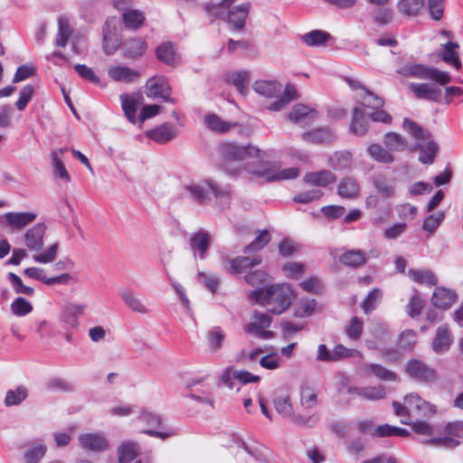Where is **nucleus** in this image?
I'll return each instance as SVG.
<instances>
[{
    "label": "nucleus",
    "mask_w": 463,
    "mask_h": 463,
    "mask_svg": "<svg viewBox=\"0 0 463 463\" xmlns=\"http://www.w3.org/2000/svg\"><path fill=\"white\" fill-rule=\"evenodd\" d=\"M182 194L184 198L200 205L208 203L213 196L220 203L229 204L232 198L230 185H222L206 178L192 180L183 185Z\"/></svg>",
    "instance_id": "f257e3e1"
},
{
    "label": "nucleus",
    "mask_w": 463,
    "mask_h": 463,
    "mask_svg": "<svg viewBox=\"0 0 463 463\" xmlns=\"http://www.w3.org/2000/svg\"><path fill=\"white\" fill-rule=\"evenodd\" d=\"M249 297L269 312L279 315L290 306L294 294L289 285L284 283L252 290Z\"/></svg>",
    "instance_id": "f03ea898"
},
{
    "label": "nucleus",
    "mask_w": 463,
    "mask_h": 463,
    "mask_svg": "<svg viewBox=\"0 0 463 463\" xmlns=\"http://www.w3.org/2000/svg\"><path fill=\"white\" fill-rule=\"evenodd\" d=\"M281 84L275 80H257L253 84V90L265 98H277L270 103L268 109L271 111H279L291 100L297 99V90L288 84L281 93Z\"/></svg>",
    "instance_id": "7ed1b4c3"
},
{
    "label": "nucleus",
    "mask_w": 463,
    "mask_h": 463,
    "mask_svg": "<svg viewBox=\"0 0 463 463\" xmlns=\"http://www.w3.org/2000/svg\"><path fill=\"white\" fill-rule=\"evenodd\" d=\"M392 406L394 412L402 419H410L411 416L430 418L436 412V406L417 393H410L404 399V405L398 402H393Z\"/></svg>",
    "instance_id": "20e7f679"
},
{
    "label": "nucleus",
    "mask_w": 463,
    "mask_h": 463,
    "mask_svg": "<svg viewBox=\"0 0 463 463\" xmlns=\"http://www.w3.org/2000/svg\"><path fill=\"white\" fill-rule=\"evenodd\" d=\"M406 77H413L420 80H430L439 85H445L451 81L449 72L439 71L433 67H429L420 63H408L398 71Z\"/></svg>",
    "instance_id": "39448f33"
},
{
    "label": "nucleus",
    "mask_w": 463,
    "mask_h": 463,
    "mask_svg": "<svg viewBox=\"0 0 463 463\" xmlns=\"http://www.w3.org/2000/svg\"><path fill=\"white\" fill-rule=\"evenodd\" d=\"M103 50L106 54L115 53L121 45V23L116 16L109 17L103 26Z\"/></svg>",
    "instance_id": "423d86ee"
},
{
    "label": "nucleus",
    "mask_w": 463,
    "mask_h": 463,
    "mask_svg": "<svg viewBox=\"0 0 463 463\" xmlns=\"http://www.w3.org/2000/svg\"><path fill=\"white\" fill-rule=\"evenodd\" d=\"M270 324L271 318L269 315L255 311L251 316L250 322L245 326L244 332L258 338L268 340L273 337V333L267 330Z\"/></svg>",
    "instance_id": "0eeeda50"
},
{
    "label": "nucleus",
    "mask_w": 463,
    "mask_h": 463,
    "mask_svg": "<svg viewBox=\"0 0 463 463\" xmlns=\"http://www.w3.org/2000/svg\"><path fill=\"white\" fill-rule=\"evenodd\" d=\"M227 172H229L232 176H241L243 172H247L256 176L263 177L268 182H271V176L274 172V164L255 159L252 162H247L243 168L237 167L234 170H229L227 168Z\"/></svg>",
    "instance_id": "6e6552de"
},
{
    "label": "nucleus",
    "mask_w": 463,
    "mask_h": 463,
    "mask_svg": "<svg viewBox=\"0 0 463 463\" xmlns=\"http://www.w3.org/2000/svg\"><path fill=\"white\" fill-rule=\"evenodd\" d=\"M146 94L148 98H160L165 102L175 103V100L170 97L171 87L168 80L164 76L150 78L146 84Z\"/></svg>",
    "instance_id": "1a4fd4ad"
},
{
    "label": "nucleus",
    "mask_w": 463,
    "mask_h": 463,
    "mask_svg": "<svg viewBox=\"0 0 463 463\" xmlns=\"http://www.w3.org/2000/svg\"><path fill=\"white\" fill-rule=\"evenodd\" d=\"M406 372L410 377L419 383H431L437 379V372L434 368L416 359L407 363Z\"/></svg>",
    "instance_id": "9d476101"
},
{
    "label": "nucleus",
    "mask_w": 463,
    "mask_h": 463,
    "mask_svg": "<svg viewBox=\"0 0 463 463\" xmlns=\"http://www.w3.org/2000/svg\"><path fill=\"white\" fill-rule=\"evenodd\" d=\"M222 153L227 160L237 162L246 160L248 157H258L260 150L250 145L239 146L234 143H226L222 147Z\"/></svg>",
    "instance_id": "9b49d317"
},
{
    "label": "nucleus",
    "mask_w": 463,
    "mask_h": 463,
    "mask_svg": "<svg viewBox=\"0 0 463 463\" xmlns=\"http://www.w3.org/2000/svg\"><path fill=\"white\" fill-rule=\"evenodd\" d=\"M139 421L145 423L149 427V429L143 430L142 432L149 435L151 437L159 438L161 439H165L168 437L173 436L175 433L173 430H155L152 428L159 427L161 424V417L160 415L150 411L148 410H142L139 411V415L137 418Z\"/></svg>",
    "instance_id": "f8f14e48"
},
{
    "label": "nucleus",
    "mask_w": 463,
    "mask_h": 463,
    "mask_svg": "<svg viewBox=\"0 0 463 463\" xmlns=\"http://www.w3.org/2000/svg\"><path fill=\"white\" fill-rule=\"evenodd\" d=\"M122 110L129 122L136 124L138 120L137 118V111L143 104L144 98L140 93H123L119 96Z\"/></svg>",
    "instance_id": "ddd939ff"
},
{
    "label": "nucleus",
    "mask_w": 463,
    "mask_h": 463,
    "mask_svg": "<svg viewBox=\"0 0 463 463\" xmlns=\"http://www.w3.org/2000/svg\"><path fill=\"white\" fill-rule=\"evenodd\" d=\"M79 442L83 449L90 451H104L109 448L107 438L99 432L81 434Z\"/></svg>",
    "instance_id": "4468645a"
},
{
    "label": "nucleus",
    "mask_w": 463,
    "mask_h": 463,
    "mask_svg": "<svg viewBox=\"0 0 463 463\" xmlns=\"http://www.w3.org/2000/svg\"><path fill=\"white\" fill-rule=\"evenodd\" d=\"M250 10V4L244 3L230 10L227 14V23L232 30H243L246 19Z\"/></svg>",
    "instance_id": "2eb2a0df"
},
{
    "label": "nucleus",
    "mask_w": 463,
    "mask_h": 463,
    "mask_svg": "<svg viewBox=\"0 0 463 463\" xmlns=\"http://www.w3.org/2000/svg\"><path fill=\"white\" fill-rule=\"evenodd\" d=\"M317 114L315 109L299 103L293 107L288 114V118L295 124L306 127L317 118Z\"/></svg>",
    "instance_id": "dca6fc26"
},
{
    "label": "nucleus",
    "mask_w": 463,
    "mask_h": 463,
    "mask_svg": "<svg viewBox=\"0 0 463 463\" xmlns=\"http://www.w3.org/2000/svg\"><path fill=\"white\" fill-rule=\"evenodd\" d=\"M118 296L120 299L124 302V304L133 312L141 315H145L149 312V309L146 307V305L132 288H121L118 291Z\"/></svg>",
    "instance_id": "f3484780"
},
{
    "label": "nucleus",
    "mask_w": 463,
    "mask_h": 463,
    "mask_svg": "<svg viewBox=\"0 0 463 463\" xmlns=\"http://www.w3.org/2000/svg\"><path fill=\"white\" fill-rule=\"evenodd\" d=\"M409 89L417 99L439 102L441 99V90L430 83H410Z\"/></svg>",
    "instance_id": "a211bd4d"
},
{
    "label": "nucleus",
    "mask_w": 463,
    "mask_h": 463,
    "mask_svg": "<svg viewBox=\"0 0 463 463\" xmlns=\"http://www.w3.org/2000/svg\"><path fill=\"white\" fill-rule=\"evenodd\" d=\"M45 231V224L36 223L25 232L24 243L30 250L39 251L43 249Z\"/></svg>",
    "instance_id": "6ab92c4d"
},
{
    "label": "nucleus",
    "mask_w": 463,
    "mask_h": 463,
    "mask_svg": "<svg viewBox=\"0 0 463 463\" xmlns=\"http://www.w3.org/2000/svg\"><path fill=\"white\" fill-rule=\"evenodd\" d=\"M177 129L174 124L165 123L154 129L147 130L146 137L156 143L165 144L176 137Z\"/></svg>",
    "instance_id": "aec40b11"
},
{
    "label": "nucleus",
    "mask_w": 463,
    "mask_h": 463,
    "mask_svg": "<svg viewBox=\"0 0 463 463\" xmlns=\"http://www.w3.org/2000/svg\"><path fill=\"white\" fill-rule=\"evenodd\" d=\"M189 244L194 255L196 256L198 253L199 258L203 260L210 247V234L204 230H200L191 236Z\"/></svg>",
    "instance_id": "412c9836"
},
{
    "label": "nucleus",
    "mask_w": 463,
    "mask_h": 463,
    "mask_svg": "<svg viewBox=\"0 0 463 463\" xmlns=\"http://www.w3.org/2000/svg\"><path fill=\"white\" fill-rule=\"evenodd\" d=\"M156 58L163 63L175 67L180 62V56L171 42H165L156 49Z\"/></svg>",
    "instance_id": "4be33fe9"
},
{
    "label": "nucleus",
    "mask_w": 463,
    "mask_h": 463,
    "mask_svg": "<svg viewBox=\"0 0 463 463\" xmlns=\"http://www.w3.org/2000/svg\"><path fill=\"white\" fill-rule=\"evenodd\" d=\"M68 151L67 147L53 149L51 153L52 163L53 166V175L55 178H59L65 183L71 181V175L64 166L62 156Z\"/></svg>",
    "instance_id": "5701e85b"
},
{
    "label": "nucleus",
    "mask_w": 463,
    "mask_h": 463,
    "mask_svg": "<svg viewBox=\"0 0 463 463\" xmlns=\"http://www.w3.org/2000/svg\"><path fill=\"white\" fill-rule=\"evenodd\" d=\"M109 76L115 81L130 83L136 81L140 73L128 66H112L108 71Z\"/></svg>",
    "instance_id": "b1692460"
},
{
    "label": "nucleus",
    "mask_w": 463,
    "mask_h": 463,
    "mask_svg": "<svg viewBox=\"0 0 463 463\" xmlns=\"http://www.w3.org/2000/svg\"><path fill=\"white\" fill-rule=\"evenodd\" d=\"M36 219V214L33 213L24 212V213H14L9 212L4 215V221L12 229H22L27 224L33 222Z\"/></svg>",
    "instance_id": "393cba45"
},
{
    "label": "nucleus",
    "mask_w": 463,
    "mask_h": 463,
    "mask_svg": "<svg viewBox=\"0 0 463 463\" xmlns=\"http://www.w3.org/2000/svg\"><path fill=\"white\" fill-rule=\"evenodd\" d=\"M140 452V445L134 440H124L118 448L119 463H130Z\"/></svg>",
    "instance_id": "a878e982"
},
{
    "label": "nucleus",
    "mask_w": 463,
    "mask_h": 463,
    "mask_svg": "<svg viewBox=\"0 0 463 463\" xmlns=\"http://www.w3.org/2000/svg\"><path fill=\"white\" fill-rule=\"evenodd\" d=\"M442 46L443 50L439 52V57L456 70H459L461 68V61L457 52V49L459 48L458 43L449 41Z\"/></svg>",
    "instance_id": "bb28decb"
},
{
    "label": "nucleus",
    "mask_w": 463,
    "mask_h": 463,
    "mask_svg": "<svg viewBox=\"0 0 463 463\" xmlns=\"http://www.w3.org/2000/svg\"><path fill=\"white\" fill-rule=\"evenodd\" d=\"M452 343L451 335L446 326L438 327L435 337L432 341V349L437 354L447 352Z\"/></svg>",
    "instance_id": "cd10ccee"
},
{
    "label": "nucleus",
    "mask_w": 463,
    "mask_h": 463,
    "mask_svg": "<svg viewBox=\"0 0 463 463\" xmlns=\"http://www.w3.org/2000/svg\"><path fill=\"white\" fill-rule=\"evenodd\" d=\"M457 299L454 291L445 288H437L432 295V303L436 307L446 309L449 307Z\"/></svg>",
    "instance_id": "c85d7f7f"
},
{
    "label": "nucleus",
    "mask_w": 463,
    "mask_h": 463,
    "mask_svg": "<svg viewBox=\"0 0 463 463\" xmlns=\"http://www.w3.org/2000/svg\"><path fill=\"white\" fill-rule=\"evenodd\" d=\"M302 138L314 144H327L335 139V134L329 128H321L303 133Z\"/></svg>",
    "instance_id": "c756f323"
},
{
    "label": "nucleus",
    "mask_w": 463,
    "mask_h": 463,
    "mask_svg": "<svg viewBox=\"0 0 463 463\" xmlns=\"http://www.w3.org/2000/svg\"><path fill=\"white\" fill-rule=\"evenodd\" d=\"M339 260L345 266L358 269L365 264L367 257L362 250H350L344 252Z\"/></svg>",
    "instance_id": "7c9ffc66"
},
{
    "label": "nucleus",
    "mask_w": 463,
    "mask_h": 463,
    "mask_svg": "<svg viewBox=\"0 0 463 463\" xmlns=\"http://www.w3.org/2000/svg\"><path fill=\"white\" fill-rule=\"evenodd\" d=\"M335 175L329 170L307 173L305 182L315 186L326 187L335 181Z\"/></svg>",
    "instance_id": "2f4dec72"
},
{
    "label": "nucleus",
    "mask_w": 463,
    "mask_h": 463,
    "mask_svg": "<svg viewBox=\"0 0 463 463\" xmlns=\"http://www.w3.org/2000/svg\"><path fill=\"white\" fill-rule=\"evenodd\" d=\"M205 127L213 132L223 134L228 132L233 126L229 121L222 120L218 115L214 113H207L203 118Z\"/></svg>",
    "instance_id": "473e14b6"
},
{
    "label": "nucleus",
    "mask_w": 463,
    "mask_h": 463,
    "mask_svg": "<svg viewBox=\"0 0 463 463\" xmlns=\"http://www.w3.org/2000/svg\"><path fill=\"white\" fill-rule=\"evenodd\" d=\"M273 404L279 414L284 418H293V405L288 393L276 392Z\"/></svg>",
    "instance_id": "72a5a7b5"
},
{
    "label": "nucleus",
    "mask_w": 463,
    "mask_h": 463,
    "mask_svg": "<svg viewBox=\"0 0 463 463\" xmlns=\"http://www.w3.org/2000/svg\"><path fill=\"white\" fill-rule=\"evenodd\" d=\"M373 184L374 188L385 198L395 196V184L393 180L387 178L383 175H376L373 177Z\"/></svg>",
    "instance_id": "f704fd0d"
},
{
    "label": "nucleus",
    "mask_w": 463,
    "mask_h": 463,
    "mask_svg": "<svg viewBox=\"0 0 463 463\" xmlns=\"http://www.w3.org/2000/svg\"><path fill=\"white\" fill-rule=\"evenodd\" d=\"M226 81L234 85L241 95H246L250 84L248 71H238L230 72L226 75Z\"/></svg>",
    "instance_id": "c9c22d12"
},
{
    "label": "nucleus",
    "mask_w": 463,
    "mask_h": 463,
    "mask_svg": "<svg viewBox=\"0 0 463 463\" xmlns=\"http://www.w3.org/2000/svg\"><path fill=\"white\" fill-rule=\"evenodd\" d=\"M328 163L335 171L349 169L353 163V156L349 151H337L329 157Z\"/></svg>",
    "instance_id": "e433bc0d"
},
{
    "label": "nucleus",
    "mask_w": 463,
    "mask_h": 463,
    "mask_svg": "<svg viewBox=\"0 0 463 463\" xmlns=\"http://www.w3.org/2000/svg\"><path fill=\"white\" fill-rule=\"evenodd\" d=\"M359 184L353 177L342 179L337 186V194L343 198H356L359 195Z\"/></svg>",
    "instance_id": "4c0bfd02"
},
{
    "label": "nucleus",
    "mask_w": 463,
    "mask_h": 463,
    "mask_svg": "<svg viewBox=\"0 0 463 463\" xmlns=\"http://www.w3.org/2000/svg\"><path fill=\"white\" fill-rule=\"evenodd\" d=\"M260 259L250 257H238L230 260V272L232 274H241L248 269L260 264Z\"/></svg>",
    "instance_id": "58836bf2"
},
{
    "label": "nucleus",
    "mask_w": 463,
    "mask_h": 463,
    "mask_svg": "<svg viewBox=\"0 0 463 463\" xmlns=\"http://www.w3.org/2000/svg\"><path fill=\"white\" fill-rule=\"evenodd\" d=\"M47 452V446L43 440L33 442L24 451V460L26 463H39Z\"/></svg>",
    "instance_id": "ea45409f"
},
{
    "label": "nucleus",
    "mask_w": 463,
    "mask_h": 463,
    "mask_svg": "<svg viewBox=\"0 0 463 463\" xmlns=\"http://www.w3.org/2000/svg\"><path fill=\"white\" fill-rule=\"evenodd\" d=\"M368 128V119L363 109L356 107L354 109V114L351 123V132L356 136L365 134Z\"/></svg>",
    "instance_id": "a19ab883"
},
{
    "label": "nucleus",
    "mask_w": 463,
    "mask_h": 463,
    "mask_svg": "<svg viewBox=\"0 0 463 463\" xmlns=\"http://www.w3.org/2000/svg\"><path fill=\"white\" fill-rule=\"evenodd\" d=\"M301 41L307 46H321L331 38V34L321 30H312L300 36Z\"/></svg>",
    "instance_id": "79ce46f5"
},
{
    "label": "nucleus",
    "mask_w": 463,
    "mask_h": 463,
    "mask_svg": "<svg viewBox=\"0 0 463 463\" xmlns=\"http://www.w3.org/2000/svg\"><path fill=\"white\" fill-rule=\"evenodd\" d=\"M318 402L315 387L304 383L300 387V403L305 409H314Z\"/></svg>",
    "instance_id": "37998d69"
},
{
    "label": "nucleus",
    "mask_w": 463,
    "mask_h": 463,
    "mask_svg": "<svg viewBox=\"0 0 463 463\" xmlns=\"http://www.w3.org/2000/svg\"><path fill=\"white\" fill-rule=\"evenodd\" d=\"M225 335L220 326H214L206 334L207 344L212 353H216L222 348Z\"/></svg>",
    "instance_id": "c03bdc74"
},
{
    "label": "nucleus",
    "mask_w": 463,
    "mask_h": 463,
    "mask_svg": "<svg viewBox=\"0 0 463 463\" xmlns=\"http://www.w3.org/2000/svg\"><path fill=\"white\" fill-rule=\"evenodd\" d=\"M125 26L130 30H137L145 22L144 14L137 9L126 10L122 14Z\"/></svg>",
    "instance_id": "a18cd8bd"
},
{
    "label": "nucleus",
    "mask_w": 463,
    "mask_h": 463,
    "mask_svg": "<svg viewBox=\"0 0 463 463\" xmlns=\"http://www.w3.org/2000/svg\"><path fill=\"white\" fill-rule=\"evenodd\" d=\"M147 44L142 38H132L125 43L126 55L130 58H136L143 55L146 52Z\"/></svg>",
    "instance_id": "49530a36"
},
{
    "label": "nucleus",
    "mask_w": 463,
    "mask_h": 463,
    "mask_svg": "<svg viewBox=\"0 0 463 463\" xmlns=\"http://www.w3.org/2000/svg\"><path fill=\"white\" fill-rule=\"evenodd\" d=\"M71 33L72 29L70 25L69 19L67 17L61 16L58 19V33L55 40L56 45L60 47L66 46Z\"/></svg>",
    "instance_id": "de8ad7c7"
},
{
    "label": "nucleus",
    "mask_w": 463,
    "mask_h": 463,
    "mask_svg": "<svg viewBox=\"0 0 463 463\" xmlns=\"http://www.w3.org/2000/svg\"><path fill=\"white\" fill-rule=\"evenodd\" d=\"M424 6V0H400L397 8L400 13L413 16L417 15Z\"/></svg>",
    "instance_id": "09e8293b"
},
{
    "label": "nucleus",
    "mask_w": 463,
    "mask_h": 463,
    "mask_svg": "<svg viewBox=\"0 0 463 463\" xmlns=\"http://www.w3.org/2000/svg\"><path fill=\"white\" fill-rule=\"evenodd\" d=\"M402 127L406 132L411 134L417 140H425L430 136L429 131L424 130L419 124L407 118L403 119Z\"/></svg>",
    "instance_id": "8fccbe9b"
},
{
    "label": "nucleus",
    "mask_w": 463,
    "mask_h": 463,
    "mask_svg": "<svg viewBox=\"0 0 463 463\" xmlns=\"http://www.w3.org/2000/svg\"><path fill=\"white\" fill-rule=\"evenodd\" d=\"M28 392L25 387L18 386L14 390H9L5 398V404L7 407L15 406L22 403L27 397Z\"/></svg>",
    "instance_id": "3c124183"
},
{
    "label": "nucleus",
    "mask_w": 463,
    "mask_h": 463,
    "mask_svg": "<svg viewBox=\"0 0 463 463\" xmlns=\"http://www.w3.org/2000/svg\"><path fill=\"white\" fill-rule=\"evenodd\" d=\"M419 161L422 164H432L438 150L439 146L434 141H429L426 145L420 146Z\"/></svg>",
    "instance_id": "603ef678"
},
{
    "label": "nucleus",
    "mask_w": 463,
    "mask_h": 463,
    "mask_svg": "<svg viewBox=\"0 0 463 463\" xmlns=\"http://www.w3.org/2000/svg\"><path fill=\"white\" fill-rule=\"evenodd\" d=\"M270 241L269 232L267 230H262L259 232L255 240L245 247L244 252L250 253L261 250L264 248Z\"/></svg>",
    "instance_id": "864d4df0"
},
{
    "label": "nucleus",
    "mask_w": 463,
    "mask_h": 463,
    "mask_svg": "<svg viewBox=\"0 0 463 463\" xmlns=\"http://www.w3.org/2000/svg\"><path fill=\"white\" fill-rule=\"evenodd\" d=\"M382 298V291L378 288L372 289L367 297L364 299L361 307L365 314H369L374 310Z\"/></svg>",
    "instance_id": "5fc2aeb1"
},
{
    "label": "nucleus",
    "mask_w": 463,
    "mask_h": 463,
    "mask_svg": "<svg viewBox=\"0 0 463 463\" xmlns=\"http://www.w3.org/2000/svg\"><path fill=\"white\" fill-rule=\"evenodd\" d=\"M306 266L301 262L289 261L282 267L283 274L293 279H299L305 272Z\"/></svg>",
    "instance_id": "6e6d98bb"
},
{
    "label": "nucleus",
    "mask_w": 463,
    "mask_h": 463,
    "mask_svg": "<svg viewBox=\"0 0 463 463\" xmlns=\"http://www.w3.org/2000/svg\"><path fill=\"white\" fill-rule=\"evenodd\" d=\"M368 371L375 377L382 381L394 382L397 378L396 374L381 364H370L367 366Z\"/></svg>",
    "instance_id": "4d7b16f0"
},
{
    "label": "nucleus",
    "mask_w": 463,
    "mask_h": 463,
    "mask_svg": "<svg viewBox=\"0 0 463 463\" xmlns=\"http://www.w3.org/2000/svg\"><path fill=\"white\" fill-rule=\"evenodd\" d=\"M298 175H299V169L298 167H288V168H285V169H279L274 164V172L271 176V182L295 179L298 176Z\"/></svg>",
    "instance_id": "13d9d810"
},
{
    "label": "nucleus",
    "mask_w": 463,
    "mask_h": 463,
    "mask_svg": "<svg viewBox=\"0 0 463 463\" xmlns=\"http://www.w3.org/2000/svg\"><path fill=\"white\" fill-rule=\"evenodd\" d=\"M12 312L17 317H24L32 312V304L23 297H19L14 300L11 305Z\"/></svg>",
    "instance_id": "bf43d9fd"
},
{
    "label": "nucleus",
    "mask_w": 463,
    "mask_h": 463,
    "mask_svg": "<svg viewBox=\"0 0 463 463\" xmlns=\"http://www.w3.org/2000/svg\"><path fill=\"white\" fill-rule=\"evenodd\" d=\"M364 328L363 320L357 317H354L349 324L345 326V334L351 340H358L362 335Z\"/></svg>",
    "instance_id": "052dcab7"
},
{
    "label": "nucleus",
    "mask_w": 463,
    "mask_h": 463,
    "mask_svg": "<svg viewBox=\"0 0 463 463\" xmlns=\"http://www.w3.org/2000/svg\"><path fill=\"white\" fill-rule=\"evenodd\" d=\"M244 280L250 286L256 287L259 289L261 285L269 281V275L263 270H254L249 272L244 276Z\"/></svg>",
    "instance_id": "680f3d73"
},
{
    "label": "nucleus",
    "mask_w": 463,
    "mask_h": 463,
    "mask_svg": "<svg viewBox=\"0 0 463 463\" xmlns=\"http://www.w3.org/2000/svg\"><path fill=\"white\" fill-rule=\"evenodd\" d=\"M369 155L376 161L382 163H391L393 161V156L380 145L373 144L368 147Z\"/></svg>",
    "instance_id": "e2e57ef3"
},
{
    "label": "nucleus",
    "mask_w": 463,
    "mask_h": 463,
    "mask_svg": "<svg viewBox=\"0 0 463 463\" xmlns=\"http://www.w3.org/2000/svg\"><path fill=\"white\" fill-rule=\"evenodd\" d=\"M59 243L55 242L52 244L46 250L36 254L33 257V260L42 264H48L52 262L58 253Z\"/></svg>",
    "instance_id": "0e129e2a"
},
{
    "label": "nucleus",
    "mask_w": 463,
    "mask_h": 463,
    "mask_svg": "<svg viewBox=\"0 0 463 463\" xmlns=\"http://www.w3.org/2000/svg\"><path fill=\"white\" fill-rule=\"evenodd\" d=\"M300 287L304 291L313 294H320L324 289L321 279L317 276H312L303 280L300 283Z\"/></svg>",
    "instance_id": "69168bd1"
},
{
    "label": "nucleus",
    "mask_w": 463,
    "mask_h": 463,
    "mask_svg": "<svg viewBox=\"0 0 463 463\" xmlns=\"http://www.w3.org/2000/svg\"><path fill=\"white\" fill-rule=\"evenodd\" d=\"M364 94L362 97V105L364 107L372 109H382L384 105L383 99L375 95L374 93L371 92L367 89L364 90Z\"/></svg>",
    "instance_id": "338daca9"
},
{
    "label": "nucleus",
    "mask_w": 463,
    "mask_h": 463,
    "mask_svg": "<svg viewBox=\"0 0 463 463\" xmlns=\"http://www.w3.org/2000/svg\"><path fill=\"white\" fill-rule=\"evenodd\" d=\"M384 144L390 149L397 151L403 150L407 146V142L404 138L396 133L386 134L384 137Z\"/></svg>",
    "instance_id": "774afa93"
}]
</instances>
